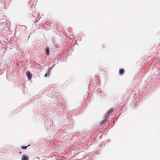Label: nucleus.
Masks as SVG:
<instances>
[{
  "label": "nucleus",
  "instance_id": "obj_3",
  "mask_svg": "<svg viewBox=\"0 0 160 160\" xmlns=\"http://www.w3.org/2000/svg\"><path fill=\"white\" fill-rule=\"evenodd\" d=\"M114 111V109L113 108H110L108 111V114H110L112 112H113Z\"/></svg>",
  "mask_w": 160,
  "mask_h": 160
},
{
  "label": "nucleus",
  "instance_id": "obj_5",
  "mask_svg": "<svg viewBox=\"0 0 160 160\" xmlns=\"http://www.w3.org/2000/svg\"><path fill=\"white\" fill-rule=\"evenodd\" d=\"M46 51L47 53V55H49V49L48 48H47L46 49Z\"/></svg>",
  "mask_w": 160,
  "mask_h": 160
},
{
  "label": "nucleus",
  "instance_id": "obj_6",
  "mask_svg": "<svg viewBox=\"0 0 160 160\" xmlns=\"http://www.w3.org/2000/svg\"><path fill=\"white\" fill-rule=\"evenodd\" d=\"M29 145H29L27 146H26V147H25V146H22V149H26L28 147V146H29Z\"/></svg>",
  "mask_w": 160,
  "mask_h": 160
},
{
  "label": "nucleus",
  "instance_id": "obj_7",
  "mask_svg": "<svg viewBox=\"0 0 160 160\" xmlns=\"http://www.w3.org/2000/svg\"><path fill=\"white\" fill-rule=\"evenodd\" d=\"M47 76V74L46 73L45 75V77H46Z\"/></svg>",
  "mask_w": 160,
  "mask_h": 160
},
{
  "label": "nucleus",
  "instance_id": "obj_4",
  "mask_svg": "<svg viewBox=\"0 0 160 160\" xmlns=\"http://www.w3.org/2000/svg\"><path fill=\"white\" fill-rule=\"evenodd\" d=\"M22 160H28V158L26 156H24L22 158Z\"/></svg>",
  "mask_w": 160,
  "mask_h": 160
},
{
  "label": "nucleus",
  "instance_id": "obj_2",
  "mask_svg": "<svg viewBox=\"0 0 160 160\" xmlns=\"http://www.w3.org/2000/svg\"><path fill=\"white\" fill-rule=\"evenodd\" d=\"M124 73V70L122 69L119 70V74L120 75H122Z\"/></svg>",
  "mask_w": 160,
  "mask_h": 160
},
{
  "label": "nucleus",
  "instance_id": "obj_1",
  "mask_svg": "<svg viewBox=\"0 0 160 160\" xmlns=\"http://www.w3.org/2000/svg\"><path fill=\"white\" fill-rule=\"evenodd\" d=\"M26 74L28 79L29 80L31 79L32 77V73H31L29 71H28L26 72Z\"/></svg>",
  "mask_w": 160,
  "mask_h": 160
}]
</instances>
